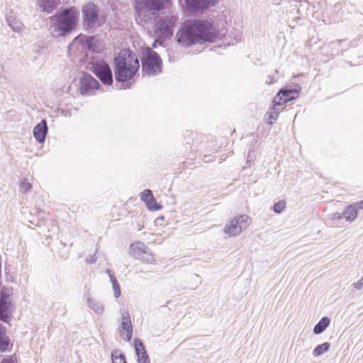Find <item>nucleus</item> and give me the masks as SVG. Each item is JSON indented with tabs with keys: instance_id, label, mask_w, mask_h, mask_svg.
<instances>
[{
	"instance_id": "21",
	"label": "nucleus",
	"mask_w": 363,
	"mask_h": 363,
	"mask_svg": "<svg viewBox=\"0 0 363 363\" xmlns=\"http://www.w3.org/2000/svg\"><path fill=\"white\" fill-rule=\"evenodd\" d=\"M330 320L328 317L322 318L320 321L315 325L313 333L316 335L322 333L330 325Z\"/></svg>"
},
{
	"instance_id": "5",
	"label": "nucleus",
	"mask_w": 363,
	"mask_h": 363,
	"mask_svg": "<svg viewBox=\"0 0 363 363\" xmlns=\"http://www.w3.org/2000/svg\"><path fill=\"white\" fill-rule=\"evenodd\" d=\"M82 11L84 24L87 29L96 28L104 24V18L99 15V10L94 4L84 5Z\"/></svg>"
},
{
	"instance_id": "28",
	"label": "nucleus",
	"mask_w": 363,
	"mask_h": 363,
	"mask_svg": "<svg viewBox=\"0 0 363 363\" xmlns=\"http://www.w3.org/2000/svg\"><path fill=\"white\" fill-rule=\"evenodd\" d=\"M139 259L144 262L152 263L155 261L153 255L150 252V250H147V254L143 255Z\"/></svg>"
},
{
	"instance_id": "11",
	"label": "nucleus",
	"mask_w": 363,
	"mask_h": 363,
	"mask_svg": "<svg viewBox=\"0 0 363 363\" xmlns=\"http://www.w3.org/2000/svg\"><path fill=\"white\" fill-rule=\"evenodd\" d=\"M11 294L9 289H3L0 291V320L4 322H7L9 314L13 309Z\"/></svg>"
},
{
	"instance_id": "9",
	"label": "nucleus",
	"mask_w": 363,
	"mask_h": 363,
	"mask_svg": "<svg viewBox=\"0 0 363 363\" xmlns=\"http://www.w3.org/2000/svg\"><path fill=\"white\" fill-rule=\"evenodd\" d=\"M90 69L106 85L113 83L112 72L109 65L103 60L95 58L91 62Z\"/></svg>"
},
{
	"instance_id": "14",
	"label": "nucleus",
	"mask_w": 363,
	"mask_h": 363,
	"mask_svg": "<svg viewBox=\"0 0 363 363\" xmlns=\"http://www.w3.org/2000/svg\"><path fill=\"white\" fill-rule=\"evenodd\" d=\"M60 0H37L36 8L40 12L51 13L60 4Z\"/></svg>"
},
{
	"instance_id": "24",
	"label": "nucleus",
	"mask_w": 363,
	"mask_h": 363,
	"mask_svg": "<svg viewBox=\"0 0 363 363\" xmlns=\"http://www.w3.org/2000/svg\"><path fill=\"white\" fill-rule=\"evenodd\" d=\"M111 359L113 363H126L124 355L118 350L111 352Z\"/></svg>"
},
{
	"instance_id": "31",
	"label": "nucleus",
	"mask_w": 363,
	"mask_h": 363,
	"mask_svg": "<svg viewBox=\"0 0 363 363\" xmlns=\"http://www.w3.org/2000/svg\"><path fill=\"white\" fill-rule=\"evenodd\" d=\"M138 363H150L147 352H143L141 356L138 358Z\"/></svg>"
},
{
	"instance_id": "10",
	"label": "nucleus",
	"mask_w": 363,
	"mask_h": 363,
	"mask_svg": "<svg viewBox=\"0 0 363 363\" xmlns=\"http://www.w3.org/2000/svg\"><path fill=\"white\" fill-rule=\"evenodd\" d=\"M178 17L172 13L160 16L156 23L157 30L164 38H169L173 35L172 28L175 26Z\"/></svg>"
},
{
	"instance_id": "13",
	"label": "nucleus",
	"mask_w": 363,
	"mask_h": 363,
	"mask_svg": "<svg viewBox=\"0 0 363 363\" xmlns=\"http://www.w3.org/2000/svg\"><path fill=\"white\" fill-rule=\"evenodd\" d=\"M121 335L125 341H130L133 335V327L128 312L121 311Z\"/></svg>"
},
{
	"instance_id": "20",
	"label": "nucleus",
	"mask_w": 363,
	"mask_h": 363,
	"mask_svg": "<svg viewBox=\"0 0 363 363\" xmlns=\"http://www.w3.org/2000/svg\"><path fill=\"white\" fill-rule=\"evenodd\" d=\"M274 106L268 112L269 118L271 119V121L269 122L270 125L273 123V121L277 119L281 110L280 107L282 106L281 101H274Z\"/></svg>"
},
{
	"instance_id": "34",
	"label": "nucleus",
	"mask_w": 363,
	"mask_h": 363,
	"mask_svg": "<svg viewBox=\"0 0 363 363\" xmlns=\"http://www.w3.org/2000/svg\"><path fill=\"white\" fill-rule=\"evenodd\" d=\"M354 288L357 290H361L363 289V277L358 280L357 282L352 284Z\"/></svg>"
},
{
	"instance_id": "25",
	"label": "nucleus",
	"mask_w": 363,
	"mask_h": 363,
	"mask_svg": "<svg viewBox=\"0 0 363 363\" xmlns=\"http://www.w3.org/2000/svg\"><path fill=\"white\" fill-rule=\"evenodd\" d=\"M145 203L150 211H158L162 208V206L157 203L154 196H152Z\"/></svg>"
},
{
	"instance_id": "27",
	"label": "nucleus",
	"mask_w": 363,
	"mask_h": 363,
	"mask_svg": "<svg viewBox=\"0 0 363 363\" xmlns=\"http://www.w3.org/2000/svg\"><path fill=\"white\" fill-rule=\"evenodd\" d=\"M135 349L138 358L141 356L143 352H146L143 343L138 338L135 339Z\"/></svg>"
},
{
	"instance_id": "7",
	"label": "nucleus",
	"mask_w": 363,
	"mask_h": 363,
	"mask_svg": "<svg viewBox=\"0 0 363 363\" xmlns=\"http://www.w3.org/2000/svg\"><path fill=\"white\" fill-rule=\"evenodd\" d=\"M70 48L78 50L88 49L91 52H100L104 50V44L95 37L80 35L74 39Z\"/></svg>"
},
{
	"instance_id": "22",
	"label": "nucleus",
	"mask_w": 363,
	"mask_h": 363,
	"mask_svg": "<svg viewBox=\"0 0 363 363\" xmlns=\"http://www.w3.org/2000/svg\"><path fill=\"white\" fill-rule=\"evenodd\" d=\"M9 344V340L5 335V329L0 323V351H6Z\"/></svg>"
},
{
	"instance_id": "16",
	"label": "nucleus",
	"mask_w": 363,
	"mask_h": 363,
	"mask_svg": "<svg viewBox=\"0 0 363 363\" xmlns=\"http://www.w3.org/2000/svg\"><path fill=\"white\" fill-rule=\"evenodd\" d=\"M148 250V247L141 242H136L130 246V250L137 259H140L143 255L147 254Z\"/></svg>"
},
{
	"instance_id": "38",
	"label": "nucleus",
	"mask_w": 363,
	"mask_h": 363,
	"mask_svg": "<svg viewBox=\"0 0 363 363\" xmlns=\"http://www.w3.org/2000/svg\"><path fill=\"white\" fill-rule=\"evenodd\" d=\"M268 78V80H266V84H272L274 83L272 78L270 76H269Z\"/></svg>"
},
{
	"instance_id": "6",
	"label": "nucleus",
	"mask_w": 363,
	"mask_h": 363,
	"mask_svg": "<svg viewBox=\"0 0 363 363\" xmlns=\"http://www.w3.org/2000/svg\"><path fill=\"white\" fill-rule=\"evenodd\" d=\"M143 72L147 75L161 72L162 60L158 54L150 48H147L142 60Z\"/></svg>"
},
{
	"instance_id": "2",
	"label": "nucleus",
	"mask_w": 363,
	"mask_h": 363,
	"mask_svg": "<svg viewBox=\"0 0 363 363\" xmlns=\"http://www.w3.org/2000/svg\"><path fill=\"white\" fill-rule=\"evenodd\" d=\"M116 79L125 82L131 79L137 73L140 63L135 54L130 50H121L115 59Z\"/></svg>"
},
{
	"instance_id": "3",
	"label": "nucleus",
	"mask_w": 363,
	"mask_h": 363,
	"mask_svg": "<svg viewBox=\"0 0 363 363\" xmlns=\"http://www.w3.org/2000/svg\"><path fill=\"white\" fill-rule=\"evenodd\" d=\"M78 13L74 8L65 9L49 18L50 30L54 36H64L74 30L78 21Z\"/></svg>"
},
{
	"instance_id": "35",
	"label": "nucleus",
	"mask_w": 363,
	"mask_h": 363,
	"mask_svg": "<svg viewBox=\"0 0 363 363\" xmlns=\"http://www.w3.org/2000/svg\"><path fill=\"white\" fill-rule=\"evenodd\" d=\"M330 218L332 220H340L342 218H343V216H342V213H333L331 216H330Z\"/></svg>"
},
{
	"instance_id": "40",
	"label": "nucleus",
	"mask_w": 363,
	"mask_h": 363,
	"mask_svg": "<svg viewBox=\"0 0 363 363\" xmlns=\"http://www.w3.org/2000/svg\"><path fill=\"white\" fill-rule=\"evenodd\" d=\"M157 42H158V40H155V41L154 42V43L152 44V47H153V48H156V47H157Z\"/></svg>"
},
{
	"instance_id": "17",
	"label": "nucleus",
	"mask_w": 363,
	"mask_h": 363,
	"mask_svg": "<svg viewBox=\"0 0 363 363\" xmlns=\"http://www.w3.org/2000/svg\"><path fill=\"white\" fill-rule=\"evenodd\" d=\"M342 216L347 223H352L357 218L358 211L354 208V206L350 204L347 206L345 211L342 212Z\"/></svg>"
},
{
	"instance_id": "36",
	"label": "nucleus",
	"mask_w": 363,
	"mask_h": 363,
	"mask_svg": "<svg viewBox=\"0 0 363 363\" xmlns=\"http://www.w3.org/2000/svg\"><path fill=\"white\" fill-rule=\"evenodd\" d=\"M352 204L354 206V208L357 209V211L359 209H363V200L359 202H354Z\"/></svg>"
},
{
	"instance_id": "23",
	"label": "nucleus",
	"mask_w": 363,
	"mask_h": 363,
	"mask_svg": "<svg viewBox=\"0 0 363 363\" xmlns=\"http://www.w3.org/2000/svg\"><path fill=\"white\" fill-rule=\"evenodd\" d=\"M330 347V344L329 342H324L321 345H318L313 351V356L315 357L321 356L329 350Z\"/></svg>"
},
{
	"instance_id": "30",
	"label": "nucleus",
	"mask_w": 363,
	"mask_h": 363,
	"mask_svg": "<svg viewBox=\"0 0 363 363\" xmlns=\"http://www.w3.org/2000/svg\"><path fill=\"white\" fill-rule=\"evenodd\" d=\"M152 196V191L149 189H146L140 194V199L146 203Z\"/></svg>"
},
{
	"instance_id": "12",
	"label": "nucleus",
	"mask_w": 363,
	"mask_h": 363,
	"mask_svg": "<svg viewBox=\"0 0 363 363\" xmlns=\"http://www.w3.org/2000/svg\"><path fill=\"white\" fill-rule=\"evenodd\" d=\"M99 87L100 84L91 74H83L80 80V93L82 95H93L99 90Z\"/></svg>"
},
{
	"instance_id": "15",
	"label": "nucleus",
	"mask_w": 363,
	"mask_h": 363,
	"mask_svg": "<svg viewBox=\"0 0 363 363\" xmlns=\"http://www.w3.org/2000/svg\"><path fill=\"white\" fill-rule=\"evenodd\" d=\"M48 126L45 120H42L40 123L36 125L33 128V136L40 143L45 141V136L48 133Z\"/></svg>"
},
{
	"instance_id": "8",
	"label": "nucleus",
	"mask_w": 363,
	"mask_h": 363,
	"mask_svg": "<svg viewBox=\"0 0 363 363\" xmlns=\"http://www.w3.org/2000/svg\"><path fill=\"white\" fill-rule=\"evenodd\" d=\"M251 218L247 215H240L233 218L224 227L223 231L229 236H236L245 230L251 223Z\"/></svg>"
},
{
	"instance_id": "18",
	"label": "nucleus",
	"mask_w": 363,
	"mask_h": 363,
	"mask_svg": "<svg viewBox=\"0 0 363 363\" xmlns=\"http://www.w3.org/2000/svg\"><path fill=\"white\" fill-rule=\"evenodd\" d=\"M294 93L292 90H284L281 89L277 94V95L274 98V101H281V106H283L286 102L294 99L291 94Z\"/></svg>"
},
{
	"instance_id": "4",
	"label": "nucleus",
	"mask_w": 363,
	"mask_h": 363,
	"mask_svg": "<svg viewBox=\"0 0 363 363\" xmlns=\"http://www.w3.org/2000/svg\"><path fill=\"white\" fill-rule=\"evenodd\" d=\"M171 0H140L137 6L138 16L145 21L155 18L159 11L170 4Z\"/></svg>"
},
{
	"instance_id": "39",
	"label": "nucleus",
	"mask_w": 363,
	"mask_h": 363,
	"mask_svg": "<svg viewBox=\"0 0 363 363\" xmlns=\"http://www.w3.org/2000/svg\"><path fill=\"white\" fill-rule=\"evenodd\" d=\"M106 274L108 275L109 278L111 279V277H115L113 274H111V270L109 269H107L106 270Z\"/></svg>"
},
{
	"instance_id": "19",
	"label": "nucleus",
	"mask_w": 363,
	"mask_h": 363,
	"mask_svg": "<svg viewBox=\"0 0 363 363\" xmlns=\"http://www.w3.org/2000/svg\"><path fill=\"white\" fill-rule=\"evenodd\" d=\"M86 302L88 306L91 308L96 313L99 315L103 313L104 308L103 304L100 301L92 299L89 297V295H86Z\"/></svg>"
},
{
	"instance_id": "32",
	"label": "nucleus",
	"mask_w": 363,
	"mask_h": 363,
	"mask_svg": "<svg viewBox=\"0 0 363 363\" xmlns=\"http://www.w3.org/2000/svg\"><path fill=\"white\" fill-rule=\"evenodd\" d=\"M21 190L26 193V192H28L31 189V185L30 183L27 182L26 181H23L21 184Z\"/></svg>"
},
{
	"instance_id": "33",
	"label": "nucleus",
	"mask_w": 363,
	"mask_h": 363,
	"mask_svg": "<svg viewBox=\"0 0 363 363\" xmlns=\"http://www.w3.org/2000/svg\"><path fill=\"white\" fill-rule=\"evenodd\" d=\"M1 363H16V359L12 356H4Z\"/></svg>"
},
{
	"instance_id": "37",
	"label": "nucleus",
	"mask_w": 363,
	"mask_h": 363,
	"mask_svg": "<svg viewBox=\"0 0 363 363\" xmlns=\"http://www.w3.org/2000/svg\"><path fill=\"white\" fill-rule=\"evenodd\" d=\"M96 257L95 255L91 256L90 258L86 259V262L89 264H94L96 262Z\"/></svg>"
},
{
	"instance_id": "29",
	"label": "nucleus",
	"mask_w": 363,
	"mask_h": 363,
	"mask_svg": "<svg viewBox=\"0 0 363 363\" xmlns=\"http://www.w3.org/2000/svg\"><path fill=\"white\" fill-rule=\"evenodd\" d=\"M285 207H286L285 201H280L274 205L273 209H274V212H276L277 213H280L283 211V210L285 208Z\"/></svg>"
},
{
	"instance_id": "26",
	"label": "nucleus",
	"mask_w": 363,
	"mask_h": 363,
	"mask_svg": "<svg viewBox=\"0 0 363 363\" xmlns=\"http://www.w3.org/2000/svg\"><path fill=\"white\" fill-rule=\"evenodd\" d=\"M111 282L112 284L113 295L116 298L121 296V287L116 277H111Z\"/></svg>"
},
{
	"instance_id": "1",
	"label": "nucleus",
	"mask_w": 363,
	"mask_h": 363,
	"mask_svg": "<svg viewBox=\"0 0 363 363\" xmlns=\"http://www.w3.org/2000/svg\"><path fill=\"white\" fill-rule=\"evenodd\" d=\"M224 35L225 33L216 28L211 21L197 19L185 21L176 38L182 46L189 47L194 44L212 43Z\"/></svg>"
}]
</instances>
